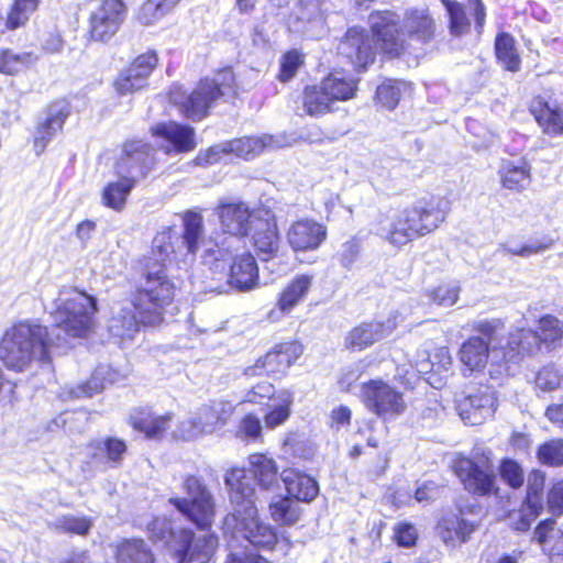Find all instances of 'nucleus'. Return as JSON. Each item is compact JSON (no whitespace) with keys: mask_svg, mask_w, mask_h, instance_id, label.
<instances>
[{"mask_svg":"<svg viewBox=\"0 0 563 563\" xmlns=\"http://www.w3.org/2000/svg\"><path fill=\"white\" fill-rule=\"evenodd\" d=\"M97 299L74 288H63L54 300L51 328L19 322L1 340L0 357L4 365L23 372L33 364H48L53 353L70 347L69 339L86 338L93 328Z\"/></svg>","mask_w":563,"mask_h":563,"instance_id":"1","label":"nucleus"},{"mask_svg":"<svg viewBox=\"0 0 563 563\" xmlns=\"http://www.w3.org/2000/svg\"><path fill=\"white\" fill-rule=\"evenodd\" d=\"M256 210L251 209L243 201L220 203L217 208V213L223 233L230 236L217 241L212 246H209L202 240V217L197 212L187 211L183 218V244L187 250V254L194 255L202 243L205 245V262H208L209 258L214 262L224 261L228 256L232 255L233 251H236L242 245V238L250 233L254 224Z\"/></svg>","mask_w":563,"mask_h":563,"instance_id":"2","label":"nucleus"},{"mask_svg":"<svg viewBox=\"0 0 563 563\" xmlns=\"http://www.w3.org/2000/svg\"><path fill=\"white\" fill-rule=\"evenodd\" d=\"M473 329L481 335L467 339L459 351L463 375L482 372L487 364L493 379L512 375L515 365L519 363V352L508 346V336L498 338L504 322L500 319L479 320Z\"/></svg>","mask_w":563,"mask_h":563,"instance_id":"3","label":"nucleus"},{"mask_svg":"<svg viewBox=\"0 0 563 563\" xmlns=\"http://www.w3.org/2000/svg\"><path fill=\"white\" fill-rule=\"evenodd\" d=\"M450 211L449 201L433 198L391 212L379 220L377 233L395 246L426 236L435 231Z\"/></svg>","mask_w":563,"mask_h":563,"instance_id":"4","label":"nucleus"},{"mask_svg":"<svg viewBox=\"0 0 563 563\" xmlns=\"http://www.w3.org/2000/svg\"><path fill=\"white\" fill-rule=\"evenodd\" d=\"M233 84V71L229 68L223 69L212 79L200 80L190 93L179 86L173 87L169 91V100L185 118L197 122L208 115L210 108L220 98L235 95Z\"/></svg>","mask_w":563,"mask_h":563,"instance_id":"5","label":"nucleus"},{"mask_svg":"<svg viewBox=\"0 0 563 563\" xmlns=\"http://www.w3.org/2000/svg\"><path fill=\"white\" fill-rule=\"evenodd\" d=\"M174 296L175 285L163 264L146 265L143 279L132 297L141 321L155 327L163 322L165 309Z\"/></svg>","mask_w":563,"mask_h":563,"instance_id":"6","label":"nucleus"},{"mask_svg":"<svg viewBox=\"0 0 563 563\" xmlns=\"http://www.w3.org/2000/svg\"><path fill=\"white\" fill-rule=\"evenodd\" d=\"M233 511L227 515L224 527L235 537H242L255 548L272 550L277 542L275 528L257 517V509L249 495H230Z\"/></svg>","mask_w":563,"mask_h":563,"instance_id":"7","label":"nucleus"},{"mask_svg":"<svg viewBox=\"0 0 563 563\" xmlns=\"http://www.w3.org/2000/svg\"><path fill=\"white\" fill-rule=\"evenodd\" d=\"M233 413V406L229 401H211L201 406L190 417L184 419L174 432L183 440H195L203 434L214 432L223 427Z\"/></svg>","mask_w":563,"mask_h":563,"instance_id":"8","label":"nucleus"},{"mask_svg":"<svg viewBox=\"0 0 563 563\" xmlns=\"http://www.w3.org/2000/svg\"><path fill=\"white\" fill-rule=\"evenodd\" d=\"M563 323L553 316H544L539 320L538 331L519 329L510 333L507 339L508 346L519 352V361L526 355H532L540 350L541 344L548 346L561 340Z\"/></svg>","mask_w":563,"mask_h":563,"instance_id":"9","label":"nucleus"},{"mask_svg":"<svg viewBox=\"0 0 563 563\" xmlns=\"http://www.w3.org/2000/svg\"><path fill=\"white\" fill-rule=\"evenodd\" d=\"M362 399L366 408L384 420L404 413V395L382 379H372L362 385Z\"/></svg>","mask_w":563,"mask_h":563,"instance_id":"10","label":"nucleus"},{"mask_svg":"<svg viewBox=\"0 0 563 563\" xmlns=\"http://www.w3.org/2000/svg\"><path fill=\"white\" fill-rule=\"evenodd\" d=\"M325 0H298L288 19V29L309 38H321L327 32L325 14L329 11Z\"/></svg>","mask_w":563,"mask_h":563,"instance_id":"11","label":"nucleus"},{"mask_svg":"<svg viewBox=\"0 0 563 563\" xmlns=\"http://www.w3.org/2000/svg\"><path fill=\"white\" fill-rule=\"evenodd\" d=\"M155 165L154 150L147 143H126L115 165L119 178L133 186L144 179Z\"/></svg>","mask_w":563,"mask_h":563,"instance_id":"12","label":"nucleus"},{"mask_svg":"<svg viewBox=\"0 0 563 563\" xmlns=\"http://www.w3.org/2000/svg\"><path fill=\"white\" fill-rule=\"evenodd\" d=\"M280 146L282 143L276 141L273 135L241 137L222 146H213L206 152H200L195 158V163L199 166L212 165L219 161L221 153H233L239 157L250 159L261 154L265 148Z\"/></svg>","mask_w":563,"mask_h":563,"instance_id":"13","label":"nucleus"},{"mask_svg":"<svg viewBox=\"0 0 563 563\" xmlns=\"http://www.w3.org/2000/svg\"><path fill=\"white\" fill-rule=\"evenodd\" d=\"M176 538L172 545L174 563H208L218 547V538L212 533L196 537L189 529H179Z\"/></svg>","mask_w":563,"mask_h":563,"instance_id":"14","label":"nucleus"},{"mask_svg":"<svg viewBox=\"0 0 563 563\" xmlns=\"http://www.w3.org/2000/svg\"><path fill=\"white\" fill-rule=\"evenodd\" d=\"M456 409L466 424H481L492 418L497 409L496 391L486 385L474 387L457 400Z\"/></svg>","mask_w":563,"mask_h":563,"instance_id":"15","label":"nucleus"},{"mask_svg":"<svg viewBox=\"0 0 563 563\" xmlns=\"http://www.w3.org/2000/svg\"><path fill=\"white\" fill-rule=\"evenodd\" d=\"M460 515L445 512L441 516L437 525V533L446 545L466 542L470 534L475 530L474 521L463 518L465 514L478 515L482 511L474 495L459 504Z\"/></svg>","mask_w":563,"mask_h":563,"instance_id":"16","label":"nucleus"},{"mask_svg":"<svg viewBox=\"0 0 563 563\" xmlns=\"http://www.w3.org/2000/svg\"><path fill=\"white\" fill-rule=\"evenodd\" d=\"M338 54L355 69H366L375 58V40L363 27H350L338 45Z\"/></svg>","mask_w":563,"mask_h":563,"instance_id":"17","label":"nucleus"},{"mask_svg":"<svg viewBox=\"0 0 563 563\" xmlns=\"http://www.w3.org/2000/svg\"><path fill=\"white\" fill-rule=\"evenodd\" d=\"M126 13L122 0H103L89 18V34L93 41L108 42L119 31Z\"/></svg>","mask_w":563,"mask_h":563,"instance_id":"18","label":"nucleus"},{"mask_svg":"<svg viewBox=\"0 0 563 563\" xmlns=\"http://www.w3.org/2000/svg\"><path fill=\"white\" fill-rule=\"evenodd\" d=\"M252 240L258 256L263 261L273 258L279 247V235L275 214L265 208H257L254 214Z\"/></svg>","mask_w":563,"mask_h":563,"instance_id":"19","label":"nucleus"},{"mask_svg":"<svg viewBox=\"0 0 563 563\" xmlns=\"http://www.w3.org/2000/svg\"><path fill=\"white\" fill-rule=\"evenodd\" d=\"M455 473L468 493H498L496 473L488 463L479 465L471 459L456 463Z\"/></svg>","mask_w":563,"mask_h":563,"instance_id":"20","label":"nucleus"},{"mask_svg":"<svg viewBox=\"0 0 563 563\" xmlns=\"http://www.w3.org/2000/svg\"><path fill=\"white\" fill-rule=\"evenodd\" d=\"M87 450V464L96 471L106 472L121 465L126 453V444L121 439L107 437L102 440L91 441Z\"/></svg>","mask_w":563,"mask_h":563,"instance_id":"21","label":"nucleus"},{"mask_svg":"<svg viewBox=\"0 0 563 563\" xmlns=\"http://www.w3.org/2000/svg\"><path fill=\"white\" fill-rule=\"evenodd\" d=\"M441 2L448 12L452 35L460 36L470 31V15L474 16L478 30L483 27L486 14L482 0H466L465 4L454 0H441Z\"/></svg>","mask_w":563,"mask_h":563,"instance_id":"22","label":"nucleus"},{"mask_svg":"<svg viewBox=\"0 0 563 563\" xmlns=\"http://www.w3.org/2000/svg\"><path fill=\"white\" fill-rule=\"evenodd\" d=\"M155 52H147L137 56L132 64L122 70L115 80L119 93L126 95L144 88L152 71L157 66Z\"/></svg>","mask_w":563,"mask_h":563,"instance_id":"23","label":"nucleus"},{"mask_svg":"<svg viewBox=\"0 0 563 563\" xmlns=\"http://www.w3.org/2000/svg\"><path fill=\"white\" fill-rule=\"evenodd\" d=\"M153 135L167 142L165 153L176 155L191 152L196 147L195 129L175 121L158 123L152 129Z\"/></svg>","mask_w":563,"mask_h":563,"instance_id":"24","label":"nucleus"},{"mask_svg":"<svg viewBox=\"0 0 563 563\" xmlns=\"http://www.w3.org/2000/svg\"><path fill=\"white\" fill-rule=\"evenodd\" d=\"M327 238V228L314 220L294 222L287 231V241L295 252L317 250Z\"/></svg>","mask_w":563,"mask_h":563,"instance_id":"25","label":"nucleus"},{"mask_svg":"<svg viewBox=\"0 0 563 563\" xmlns=\"http://www.w3.org/2000/svg\"><path fill=\"white\" fill-rule=\"evenodd\" d=\"M373 37L382 42L389 54L398 55L401 48L399 40V16L391 11H376L368 18Z\"/></svg>","mask_w":563,"mask_h":563,"instance_id":"26","label":"nucleus"},{"mask_svg":"<svg viewBox=\"0 0 563 563\" xmlns=\"http://www.w3.org/2000/svg\"><path fill=\"white\" fill-rule=\"evenodd\" d=\"M228 284L239 291H250L258 287V266L251 253H243L233 257L229 269Z\"/></svg>","mask_w":563,"mask_h":563,"instance_id":"27","label":"nucleus"},{"mask_svg":"<svg viewBox=\"0 0 563 563\" xmlns=\"http://www.w3.org/2000/svg\"><path fill=\"white\" fill-rule=\"evenodd\" d=\"M297 357V346L291 343H286L266 353L265 356L258 358L253 366L246 367L244 373L247 376L284 373Z\"/></svg>","mask_w":563,"mask_h":563,"instance_id":"28","label":"nucleus"},{"mask_svg":"<svg viewBox=\"0 0 563 563\" xmlns=\"http://www.w3.org/2000/svg\"><path fill=\"white\" fill-rule=\"evenodd\" d=\"M68 115L69 104L65 100L56 101L48 107L46 117L44 121L37 125L34 136L36 154H41L49 140L62 130Z\"/></svg>","mask_w":563,"mask_h":563,"instance_id":"29","label":"nucleus"},{"mask_svg":"<svg viewBox=\"0 0 563 563\" xmlns=\"http://www.w3.org/2000/svg\"><path fill=\"white\" fill-rule=\"evenodd\" d=\"M170 501L198 527L207 528L211 525L214 515L212 495H187V497L170 499Z\"/></svg>","mask_w":563,"mask_h":563,"instance_id":"30","label":"nucleus"},{"mask_svg":"<svg viewBox=\"0 0 563 563\" xmlns=\"http://www.w3.org/2000/svg\"><path fill=\"white\" fill-rule=\"evenodd\" d=\"M402 31L411 41L429 43L435 34V22L427 8L410 9L406 12Z\"/></svg>","mask_w":563,"mask_h":563,"instance_id":"31","label":"nucleus"},{"mask_svg":"<svg viewBox=\"0 0 563 563\" xmlns=\"http://www.w3.org/2000/svg\"><path fill=\"white\" fill-rule=\"evenodd\" d=\"M141 324L146 325L141 321V316L132 298L131 301L124 302L113 310L108 328L113 336L132 339Z\"/></svg>","mask_w":563,"mask_h":563,"instance_id":"32","label":"nucleus"},{"mask_svg":"<svg viewBox=\"0 0 563 563\" xmlns=\"http://www.w3.org/2000/svg\"><path fill=\"white\" fill-rule=\"evenodd\" d=\"M498 175L501 186L508 190L519 192L531 184V166L525 158L503 159Z\"/></svg>","mask_w":563,"mask_h":563,"instance_id":"33","label":"nucleus"},{"mask_svg":"<svg viewBox=\"0 0 563 563\" xmlns=\"http://www.w3.org/2000/svg\"><path fill=\"white\" fill-rule=\"evenodd\" d=\"M395 328L396 322L390 320L386 324L382 322L362 323L350 331L346 344L353 350L361 351L389 334Z\"/></svg>","mask_w":563,"mask_h":563,"instance_id":"34","label":"nucleus"},{"mask_svg":"<svg viewBox=\"0 0 563 563\" xmlns=\"http://www.w3.org/2000/svg\"><path fill=\"white\" fill-rule=\"evenodd\" d=\"M277 495L269 505L272 518L282 525H294L300 516L299 503H311L316 495Z\"/></svg>","mask_w":563,"mask_h":563,"instance_id":"35","label":"nucleus"},{"mask_svg":"<svg viewBox=\"0 0 563 563\" xmlns=\"http://www.w3.org/2000/svg\"><path fill=\"white\" fill-rule=\"evenodd\" d=\"M530 111L545 134L551 136L563 134V111L559 107H552L541 98H536Z\"/></svg>","mask_w":563,"mask_h":563,"instance_id":"36","label":"nucleus"},{"mask_svg":"<svg viewBox=\"0 0 563 563\" xmlns=\"http://www.w3.org/2000/svg\"><path fill=\"white\" fill-rule=\"evenodd\" d=\"M357 79L341 71H335L325 77L322 81V89L330 96L331 100L346 101L352 99L357 90Z\"/></svg>","mask_w":563,"mask_h":563,"instance_id":"37","label":"nucleus"},{"mask_svg":"<svg viewBox=\"0 0 563 563\" xmlns=\"http://www.w3.org/2000/svg\"><path fill=\"white\" fill-rule=\"evenodd\" d=\"M541 495H525L520 498V508L510 509L508 519L511 526L518 531H526L532 521L539 516L542 509Z\"/></svg>","mask_w":563,"mask_h":563,"instance_id":"38","label":"nucleus"},{"mask_svg":"<svg viewBox=\"0 0 563 563\" xmlns=\"http://www.w3.org/2000/svg\"><path fill=\"white\" fill-rule=\"evenodd\" d=\"M251 470L249 474L254 478V487L263 490L272 489L277 483V467L273 459L263 454H254L250 457Z\"/></svg>","mask_w":563,"mask_h":563,"instance_id":"39","label":"nucleus"},{"mask_svg":"<svg viewBox=\"0 0 563 563\" xmlns=\"http://www.w3.org/2000/svg\"><path fill=\"white\" fill-rule=\"evenodd\" d=\"M312 285V276L299 275L295 277L280 292L277 306L282 312H289L308 294Z\"/></svg>","mask_w":563,"mask_h":563,"instance_id":"40","label":"nucleus"},{"mask_svg":"<svg viewBox=\"0 0 563 563\" xmlns=\"http://www.w3.org/2000/svg\"><path fill=\"white\" fill-rule=\"evenodd\" d=\"M117 563H153V554L141 539L124 540L117 547Z\"/></svg>","mask_w":563,"mask_h":563,"instance_id":"41","label":"nucleus"},{"mask_svg":"<svg viewBox=\"0 0 563 563\" xmlns=\"http://www.w3.org/2000/svg\"><path fill=\"white\" fill-rule=\"evenodd\" d=\"M495 52L498 62L509 71H518L520 68V57L515 47V40L508 33H500L495 41Z\"/></svg>","mask_w":563,"mask_h":563,"instance_id":"42","label":"nucleus"},{"mask_svg":"<svg viewBox=\"0 0 563 563\" xmlns=\"http://www.w3.org/2000/svg\"><path fill=\"white\" fill-rule=\"evenodd\" d=\"M333 101L322 89V85L309 86L303 93V108L307 114L318 117L332 110Z\"/></svg>","mask_w":563,"mask_h":563,"instance_id":"43","label":"nucleus"},{"mask_svg":"<svg viewBox=\"0 0 563 563\" xmlns=\"http://www.w3.org/2000/svg\"><path fill=\"white\" fill-rule=\"evenodd\" d=\"M286 493H319L317 481L298 470H285L282 473Z\"/></svg>","mask_w":563,"mask_h":563,"instance_id":"44","label":"nucleus"},{"mask_svg":"<svg viewBox=\"0 0 563 563\" xmlns=\"http://www.w3.org/2000/svg\"><path fill=\"white\" fill-rule=\"evenodd\" d=\"M133 187L132 183H126L121 178L108 184L102 192L104 206L117 211L122 210Z\"/></svg>","mask_w":563,"mask_h":563,"instance_id":"45","label":"nucleus"},{"mask_svg":"<svg viewBox=\"0 0 563 563\" xmlns=\"http://www.w3.org/2000/svg\"><path fill=\"white\" fill-rule=\"evenodd\" d=\"M534 539L541 545L553 542L552 553L556 555L563 554V531L555 528L553 520L548 519L540 522L534 530Z\"/></svg>","mask_w":563,"mask_h":563,"instance_id":"46","label":"nucleus"},{"mask_svg":"<svg viewBox=\"0 0 563 563\" xmlns=\"http://www.w3.org/2000/svg\"><path fill=\"white\" fill-rule=\"evenodd\" d=\"M36 60L32 53L15 54L10 49L0 52V73L5 75H15Z\"/></svg>","mask_w":563,"mask_h":563,"instance_id":"47","label":"nucleus"},{"mask_svg":"<svg viewBox=\"0 0 563 563\" xmlns=\"http://www.w3.org/2000/svg\"><path fill=\"white\" fill-rule=\"evenodd\" d=\"M134 429L144 432L148 438H159L168 428L170 416H152L147 413L142 417H133Z\"/></svg>","mask_w":563,"mask_h":563,"instance_id":"48","label":"nucleus"},{"mask_svg":"<svg viewBox=\"0 0 563 563\" xmlns=\"http://www.w3.org/2000/svg\"><path fill=\"white\" fill-rule=\"evenodd\" d=\"M37 5L38 0H15L7 18V27L15 30L24 25Z\"/></svg>","mask_w":563,"mask_h":563,"instance_id":"49","label":"nucleus"},{"mask_svg":"<svg viewBox=\"0 0 563 563\" xmlns=\"http://www.w3.org/2000/svg\"><path fill=\"white\" fill-rule=\"evenodd\" d=\"M229 493H255L254 478L245 468H233L224 476Z\"/></svg>","mask_w":563,"mask_h":563,"instance_id":"50","label":"nucleus"},{"mask_svg":"<svg viewBox=\"0 0 563 563\" xmlns=\"http://www.w3.org/2000/svg\"><path fill=\"white\" fill-rule=\"evenodd\" d=\"M150 537L155 541H163L172 550V545L176 544V534L178 530H175L173 522L166 517H156L148 523Z\"/></svg>","mask_w":563,"mask_h":563,"instance_id":"51","label":"nucleus"},{"mask_svg":"<svg viewBox=\"0 0 563 563\" xmlns=\"http://www.w3.org/2000/svg\"><path fill=\"white\" fill-rule=\"evenodd\" d=\"M174 247L170 242V236L167 233H159L153 240L152 256L147 265H163L166 268L167 262L174 253Z\"/></svg>","mask_w":563,"mask_h":563,"instance_id":"52","label":"nucleus"},{"mask_svg":"<svg viewBox=\"0 0 563 563\" xmlns=\"http://www.w3.org/2000/svg\"><path fill=\"white\" fill-rule=\"evenodd\" d=\"M106 373L104 366H99L92 376L85 383L70 389V396L74 398L92 397L95 394L100 393L104 388L103 374Z\"/></svg>","mask_w":563,"mask_h":563,"instance_id":"53","label":"nucleus"},{"mask_svg":"<svg viewBox=\"0 0 563 563\" xmlns=\"http://www.w3.org/2000/svg\"><path fill=\"white\" fill-rule=\"evenodd\" d=\"M538 459L544 465H563V440L554 439L540 445Z\"/></svg>","mask_w":563,"mask_h":563,"instance_id":"54","label":"nucleus"},{"mask_svg":"<svg viewBox=\"0 0 563 563\" xmlns=\"http://www.w3.org/2000/svg\"><path fill=\"white\" fill-rule=\"evenodd\" d=\"M460 290L461 288L457 283L449 282L429 291L428 297L439 306L451 307L457 301Z\"/></svg>","mask_w":563,"mask_h":563,"instance_id":"55","label":"nucleus"},{"mask_svg":"<svg viewBox=\"0 0 563 563\" xmlns=\"http://www.w3.org/2000/svg\"><path fill=\"white\" fill-rule=\"evenodd\" d=\"M401 95V84L388 80L376 89V99L384 108L393 110L397 107Z\"/></svg>","mask_w":563,"mask_h":563,"instance_id":"56","label":"nucleus"},{"mask_svg":"<svg viewBox=\"0 0 563 563\" xmlns=\"http://www.w3.org/2000/svg\"><path fill=\"white\" fill-rule=\"evenodd\" d=\"M361 250V240L357 239L356 236H352L341 244L335 256L340 265L345 269L350 271L357 261Z\"/></svg>","mask_w":563,"mask_h":563,"instance_id":"57","label":"nucleus"},{"mask_svg":"<svg viewBox=\"0 0 563 563\" xmlns=\"http://www.w3.org/2000/svg\"><path fill=\"white\" fill-rule=\"evenodd\" d=\"M501 479L512 489H518L523 484V471L521 466L511 459H504L499 465Z\"/></svg>","mask_w":563,"mask_h":563,"instance_id":"58","label":"nucleus"},{"mask_svg":"<svg viewBox=\"0 0 563 563\" xmlns=\"http://www.w3.org/2000/svg\"><path fill=\"white\" fill-rule=\"evenodd\" d=\"M169 13L159 0H147L140 9L137 20L143 25H151Z\"/></svg>","mask_w":563,"mask_h":563,"instance_id":"59","label":"nucleus"},{"mask_svg":"<svg viewBox=\"0 0 563 563\" xmlns=\"http://www.w3.org/2000/svg\"><path fill=\"white\" fill-rule=\"evenodd\" d=\"M211 481H217L211 471L201 476L186 475L181 478V488H184L186 493H210L212 489Z\"/></svg>","mask_w":563,"mask_h":563,"instance_id":"60","label":"nucleus"},{"mask_svg":"<svg viewBox=\"0 0 563 563\" xmlns=\"http://www.w3.org/2000/svg\"><path fill=\"white\" fill-rule=\"evenodd\" d=\"M553 245L552 239H543L542 241H536L529 244L523 245L522 247H510L507 245H503L500 252L504 254H512L519 255L522 257H528L533 254H539L548 251Z\"/></svg>","mask_w":563,"mask_h":563,"instance_id":"61","label":"nucleus"},{"mask_svg":"<svg viewBox=\"0 0 563 563\" xmlns=\"http://www.w3.org/2000/svg\"><path fill=\"white\" fill-rule=\"evenodd\" d=\"M303 64V55L298 51H290L283 56L278 78L286 82L290 80L298 68Z\"/></svg>","mask_w":563,"mask_h":563,"instance_id":"62","label":"nucleus"},{"mask_svg":"<svg viewBox=\"0 0 563 563\" xmlns=\"http://www.w3.org/2000/svg\"><path fill=\"white\" fill-rule=\"evenodd\" d=\"M291 402V398L288 395L283 404L274 406L273 409L269 410L264 417L265 427L268 429H274L283 424L290 416Z\"/></svg>","mask_w":563,"mask_h":563,"instance_id":"63","label":"nucleus"},{"mask_svg":"<svg viewBox=\"0 0 563 563\" xmlns=\"http://www.w3.org/2000/svg\"><path fill=\"white\" fill-rule=\"evenodd\" d=\"M238 434L242 439L258 440L262 437L260 418L254 415H246L240 422Z\"/></svg>","mask_w":563,"mask_h":563,"instance_id":"64","label":"nucleus"}]
</instances>
